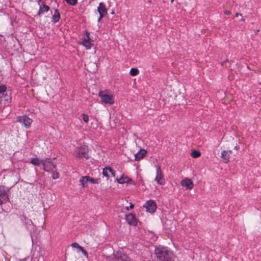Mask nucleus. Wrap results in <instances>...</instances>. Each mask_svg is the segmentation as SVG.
Listing matches in <instances>:
<instances>
[{
	"label": "nucleus",
	"instance_id": "29",
	"mask_svg": "<svg viewBox=\"0 0 261 261\" xmlns=\"http://www.w3.org/2000/svg\"><path fill=\"white\" fill-rule=\"evenodd\" d=\"M34 261H44V258L43 255H39V257L37 258V256L34 257Z\"/></svg>",
	"mask_w": 261,
	"mask_h": 261
},
{
	"label": "nucleus",
	"instance_id": "11",
	"mask_svg": "<svg viewBox=\"0 0 261 261\" xmlns=\"http://www.w3.org/2000/svg\"><path fill=\"white\" fill-rule=\"evenodd\" d=\"M125 219L127 223L130 225L136 226L137 224L136 218L135 216L132 213L126 215Z\"/></svg>",
	"mask_w": 261,
	"mask_h": 261
},
{
	"label": "nucleus",
	"instance_id": "2",
	"mask_svg": "<svg viewBox=\"0 0 261 261\" xmlns=\"http://www.w3.org/2000/svg\"><path fill=\"white\" fill-rule=\"evenodd\" d=\"M110 261H133L125 253L122 251H116L113 253V257Z\"/></svg>",
	"mask_w": 261,
	"mask_h": 261
},
{
	"label": "nucleus",
	"instance_id": "7",
	"mask_svg": "<svg viewBox=\"0 0 261 261\" xmlns=\"http://www.w3.org/2000/svg\"><path fill=\"white\" fill-rule=\"evenodd\" d=\"M144 206L146 208V211L150 213H153L156 210V203L152 200L147 201Z\"/></svg>",
	"mask_w": 261,
	"mask_h": 261
},
{
	"label": "nucleus",
	"instance_id": "8",
	"mask_svg": "<svg viewBox=\"0 0 261 261\" xmlns=\"http://www.w3.org/2000/svg\"><path fill=\"white\" fill-rule=\"evenodd\" d=\"M85 35L86 36L83 39L82 44L85 46L86 49H88L91 48L93 45V44L91 43L92 40L90 38V34L87 31H85Z\"/></svg>",
	"mask_w": 261,
	"mask_h": 261
},
{
	"label": "nucleus",
	"instance_id": "30",
	"mask_svg": "<svg viewBox=\"0 0 261 261\" xmlns=\"http://www.w3.org/2000/svg\"><path fill=\"white\" fill-rule=\"evenodd\" d=\"M109 172L111 173L112 176L115 177L116 175V171L110 167Z\"/></svg>",
	"mask_w": 261,
	"mask_h": 261
},
{
	"label": "nucleus",
	"instance_id": "13",
	"mask_svg": "<svg viewBox=\"0 0 261 261\" xmlns=\"http://www.w3.org/2000/svg\"><path fill=\"white\" fill-rule=\"evenodd\" d=\"M98 12L101 17H104L107 14V10L106 8V5L103 2H101L99 4L97 8Z\"/></svg>",
	"mask_w": 261,
	"mask_h": 261
},
{
	"label": "nucleus",
	"instance_id": "35",
	"mask_svg": "<svg viewBox=\"0 0 261 261\" xmlns=\"http://www.w3.org/2000/svg\"><path fill=\"white\" fill-rule=\"evenodd\" d=\"M230 11H225L224 12V14H225V15H229V14H230Z\"/></svg>",
	"mask_w": 261,
	"mask_h": 261
},
{
	"label": "nucleus",
	"instance_id": "3",
	"mask_svg": "<svg viewBox=\"0 0 261 261\" xmlns=\"http://www.w3.org/2000/svg\"><path fill=\"white\" fill-rule=\"evenodd\" d=\"M20 219L25 225V228L30 231L31 233L34 232L35 225L33 224L32 220L29 219L25 215H22L20 216Z\"/></svg>",
	"mask_w": 261,
	"mask_h": 261
},
{
	"label": "nucleus",
	"instance_id": "43",
	"mask_svg": "<svg viewBox=\"0 0 261 261\" xmlns=\"http://www.w3.org/2000/svg\"><path fill=\"white\" fill-rule=\"evenodd\" d=\"M126 209H127V210H129V207H127Z\"/></svg>",
	"mask_w": 261,
	"mask_h": 261
},
{
	"label": "nucleus",
	"instance_id": "20",
	"mask_svg": "<svg viewBox=\"0 0 261 261\" xmlns=\"http://www.w3.org/2000/svg\"><path fill=\"white\" fill-rule=\"evenodd\" d=\"M31 163L35 165V166H39L41 164H42V160H39L38 158H33Z\"/></svg>",
	"mask_w": 261,
	"mask_h": 261
},
{
	"label": "nucleus",
	"instance_id": "41",
	"mask_svg": "<svg viewBox=\"0 0 261 261\" xmlns=\"http://www.w3.org/2000/svg\"><path fill=\"white\" fill-rule=\"evenodd\" d=\"M41 0H38V3L39 5H40V3H41Z\"/></svg>",
	"mask_w": 261,
	"mask_h": 261
},
{
	"label": "nucleus",
	"instance_id": "38",
	"mask_svg": "<svg viewBox=\"0 0 261 261\" xmlns=\"http://www.w3.org/2000/svg\"><path fill=\"white\" fill-rule=\"evenodd\" d=\"M234 148L238 150L240 149V147L238 145H237L234 147Z\"/></svg>",
	"mask_w": 261,
	"mask_h": 261
},
{
	"label": "nucleus",
	"instance_id": "10",
	"mask_svg": "<svg viewBox=\"0 0 261 261\" xmlns=\"http://www.w3.org/2000/svg\"><path fill=\"white\" fill-rule=\"evenodd\" d=\"M76 156L80 158H88L87 146H83L77 150Z\"/></svg>",
	"mask_w": 261,
	"mask_h": 261
},
{
	"label": "nucleus",
	"instance_id": "21",
	"mask_svg": "<svg viewBox=\"0 0 261 261\" xmlns=\"http://www.w3.org/2000/svg\"><path fill=\"white\" fill-rule=\"evenodd\" d=\"M43 166V170L45 171H46V172H49L51 170H52L53 169H54L53 167V166L52 165H50L49 164H46L45 163H42Z\"/></svg>",
	"mask_w": 261,
	"mask_h": 261
},
{
	"label": "nucleus",
	"instance_id": "1",
	"mask_svg": "<svg viewBox=\"0 0 261 261\" xmlns=\"http://www.w3.org/2000/svg\"><path fill=\"white\" fill-rule=\"evenodd\" d=\"M156 257L160 261H172L174 257L173 253L167 247L159 245L154 250Z\"/></svg>",
	"mask_w": 261,
	"mask_h": 261
},
{
	"label": "nucleus",
	"instance_id": "28",
	"mask_svg": "<svg viewBox=\"0 0 261 261\" xmlns=\"http://www.w3.org/2000/svg\"><path fill=\"white\" fill-rule=\"evenodd\" d=\"M82 117L84 121L86 123H88L89 121V116L84 113L82 114Z\"/></svg>",
	"mask_w": 261,
	"mask_h": 261
},
{
	"label": "nucleus",
	"instance_id": "36",
	"mask_svg": "<svg viewBox=\"0 0 261 261\" xmlns=\"http://www.w3.org/2000/svg\"><path fill=\"white\" fill-rule=\"evenodd\" d=\"M77 249H78L80 251H82L84 249V248L81 246H80V247L77 248Z\"/></svg>",
	"mask_w": 261,
	"mask_h": 261
},
{
	"label": "nucleus",
	"instance_id": "17",
	"mask_svg": "<svg viewBox=\"0 0 261 261\" xmlns=\"http://www.w3.org/2000/svg\"><path fill=\"white\" fill-rule=\"evenodd\" d=\"M49 7L47 5L43 4L42 6H40L39 10L37 14L35 16H40L41 14H43L44 12H47L49 10Z\"/></svg>",
	"mask_w": 261,
	"mask_h": 261
},
{
	"label": "nucleus",
	"instance_id": "32",
	"mask_svg": "<svg viewBox=\"0 0 261 261\" xmlns=\"http://www.w3.org/2000/svg\"><path fill=\"white\" fill-rule=\"evenodd\" d=\"M71 246L73 248H78V247H80V245L79 244L77 243H73L72 244H71Z\"/></svg>",
	"mask_w": 261,
	"mask_h": 261
},
{
	"label": "nucleus",
	"instance_id": "4",
	"mask_svg": "<svg viewBox=\"0 0 261 261\" xmlns=\"http://www.w3.org/2000/svg\"><path fill=\"white\" fill-rule=\"evenodd\" d=\"M98 95L101 101L105 103L113 104L114 103V97L112 95H109L103 91H100Z\"/></svg>",
	"mask_w": 261,
	"mask_h": 261
},
{
	"label": "nucleus",
	"instance_id": "31",
	"mask_svg": "<svg viewBox=\"0 0 261 261\" xmlns=\"http://www.w3.org/2000/svg\"><path fill=\"white\" fill-rule=\"evenodd\" d=\"M5 88H6L5 85L0 84V93L3 92H4Z\"/></svg>",
	"mask_w": 261,
	"mask_h": 261
},
{
	"label": "nucleus",
	"instance_id": "23",
	"mask_svg": "<svg viewBox=\"0 0 261 261\" xmlns=\"http://www.w3.org/2000/svg\"><path fill=\"white\" fill-rule=\"evenodd\" d=\"M45 163L49 164L50 165H52L54 169L56 168V165L53 163L51 160L49 158H46L44 160H42V163Z\"/></svg>",
	"mask_w": 261,
	"mask_h": 261
},
{
	"label": "nucleus",
	"instance_id": "15",
	"mask_svg": "<svg viewBox=\"0 0 261 261\" xmlns=\"http://www.w3.org/2000/svg\"><path fill=\"white\" fill-rule=\"evenodd\" d=\"M147 151L144 149H141L138 152L135 154V160L139 161L143 159L146 154Z\"/></svg>",
	"mask_w": 261,
	"mask_h": 261
},
{
	"label": "nucleus",
	"instance_id": "42",
	"mask_svg": "<svg viewBox=\"0 0 261 261\" xmlns=\"http://www.w3.org/2000/svg\"><path fill=\"white\" fill-rule=\"evenodd\" d=\"M224 63H225V62H223L222 63L221 65H222V66H223Z\"/></svg>",
	"mask_w": 261,
	"mask_h": 261
},
{
	"label": "nucleus",
	"instance_id": "37",
	"mask_svg": "<svg viewBox=\"0 0 261 261\" xmlns=\"http://www.w3.org/2000/svg\"><path fill=\"white\" fill-rule=\"evenodd\" d=\"M134 205L133 204H132V203H130L129 207H130V208H134Z\"/></svg>",
	"mask_w": 261,
	"mask_h": 261
},
{
	"label": "nucleus",
	"instance_id": "9",
	"mask_svg": "<svg viewBox=\"0 0 261 261\" xmlns=\"http://www.w3.org/2000/svg\"><path fill=\"white\" fill-rule=\"evenodd\" d=\"M156 175L155 178V180L159 185H163L165 183V179L163 178V173L161 171V167L158 166L156 169Z\"/></svg>",
	"mask_w": 261,
	"mask_h": 261
},
{
	"label": "nucleus",
	"instance_id": "25",
	"mask_svg": "<svg viewBox=\"0 0 261 261\" xmlns=\"http://www.w3.org/2000/svg\"><path fill=\"white\" fill-rule=\"evenodd\" d=\"M139 72V70L136 68H132L129 72V74L132 76H135L137 75Z\"/></svg>",
	"mask_w": 261,
	"mask_h": 261
},
{
	"label": "nucleus",
	"instance_id": "34",
	"mask_svg": "<svg viewBox=\"0 0 261 261\" xmlns=\"http://www.w3.org/2000/svg\"><path fill=\"white\" fill-rule=\"evenodd\" d=\"M58 177H59V173H56V176H55V174H54V175L53 176L54 179L57 178H58Z\"/></svg>",
	"mask_w": 261,
	"mask_h": 261
},
{
	"label": "nucleus",
	"instance_id": "22",
	"mask_svg": "<svg viewBox=\"0 0 261 261\" xmlns=\"http://www.w3.org/2000/svg\"><path fill=\"white\" fill-rule=\"evenodd\" d=\"M85 178H86L85 182H87L88 181H90L92 184H98V179H95V178H92L89 176H85Z\"/></svg>",
	"mask_w": 261,
	"mask_h": 261
},
{
	"label": "nucleus",
	"instance_id": "5",
	"mask_svg": "<svg viewBox=\"0 0 261 261\" xmlns=\"http://www.w3.org/2000/svg\"><path fill=\"white\" fill-rule=\"evenodd\" d=\"M17 121L23 125L27 128H29L31 127V124L33 122L32 119L27 115L17 117Z\"/></svg>",
	"mask_w": 261,
	"mask_h": 261
},
{
	"label": "nucleus",
	"instance_id": "18",
	"mask_svg": "<svg viewBox=\"0 0 261 261\" xmlns=\"http://www.w3.org/2000/svg\"><path fill=\"white\" fill-rule=\"evenodd\" d=\"M231 151L223 150L221 153V157L223 160L224 162L227 163L229 161L230 154Z\"/></svg>",
	"mask_w": 261,
	"mask_h": 261
},
{
	"label": "nucleus",
	"instance_id": "16",
	"mask_svg": "<svg viewBox=\"0 0 261 261\" xmlns=\"http://www.w3.org/2000/svg\"><path fill=\"white\" fill-rule=\"evenodd\" d=\"M117 181L119 184H123L124 183H127V184H133L134 183V181L132 180V179L129 178L127 176H122L119 178H116Z\"/></svg>",
	"mask_w": 261,
	"mask_h": 261
},
{
	"label": "nucleus",
	"instance_id": "14",
	"mask_svg": "<svg viewBox=\"0 0 261 261\" xmlns=\"http://www.w3.org/2000/svg\"><path fill=\"white\" fill-rule=\"evenodd\" d=\"M181 185L187 189L191 190L193 188V183L192 181L189 178H186L181 180Z\"/></svg>",
	"mask_w": 261,
	"mask_h": 261
},
{
	"label": "nucleus",
	"instance_id": "6",
	"mask_svg": "<svg viewBox=\"0 0 261 261\" xmlns=\"http://www.w3.org/2000/svg\"><path fill=\"white\" fill-rule=\"evenodd\" d=\"M9 200L8 192L5 186L0 185V205L6 203Z\"/></svg>",
	"mask_w": 261,
	"mask_h": 261
},
{
	"label": "nucleus",
	"instance_id": "40",
	"mask_svg": "<svg viewBox=\"0 0 261 261\" xmlns=\"http://www.w3.org/2000/svg\"><path fill=\"white\" fill-rule=\"evenodd\" d=\"M239 15H241V14H239V13H237L236 14V17H238V16H239Z\"/></svg>",
	"mask_w": 261,
	"mask_h": 261
},
{
	"label": "nucleus",
	"instance_id": "39",
	"mask_svg": "<svg viewBox=\"0 0 261 261\" xmlns=\"http://www.w3.org/2000/svg\"><path fill=\"white\" fill-rule=\"evenodd\" d=\"M103 17H101V15H99V18H98V21H100V20L101 19V18H103Z\"/></svg>",
	"mask_w": 261,
	"mask_h": 261
},
{
	"label": "nucleus",
	"instance_id": "19",
	"mask_svg": "<svg viewBox=\"0 0 261 261\" xmlns=\"http://www.w3.org/2000/svg\"><path fill=\"white\" fill-rule=\"evenodd\" d=\"M53 21L54 23L58 22L60 19V14L58 9H55L54 14L52 16Z\"/></svg>",
	"mask_w": 261,
	"mask_h": 261
},
{
	"label": "nucleus",
	"instance_id": "12",
	"mask_svg": "<svg viewBox=\"0 0 261 261\" xmlns=\"http://www.w3.org/2000/svg\"><path fill=\"white\" fill-rule=\"evenodd\" d=\"M11 93L9 91H7V88L6 87L4 92L0 93V103H2V101H9L11 100Z\"/></svg>",
	"mask_w": 261,
	"mask_h": 261
},
{
	"label": "nucleus",
	"instance_id": "26",
	"mask_svg": "<svg viewBox=\"0 0 261 261\" xmlns=\"http://www.w3.org/2000/svg\"><path fill=\"white\" fill-rule=\"evenodd\" d=\"M110 167H106L103 168L102 171V174L103 176L107 177L108 178L109 177V172Z\"/></svg>",
	"mask_w": 261,
	"mask_h": 261
},
{
	"label": "nucleus",
	"instance_id": "33",
	"mask_svg": "<svg viewBox=\"0 0 261 261\" xmlns=\"http://www.w3.org/2000/svg\"><path fill=\"white\" fill-rule=\"evenodd\" d=\"M81 251L83 252V253L84 254V255L86 257H88V252H87L85 249H83V250H82Z\"/></svg>",
	"mask_w": 261,
	"mask_h": 261
},
{
	"label": "nucleus",
	"instance_id": "27",
	"mask_svg": "<svg viewBox=\"0 0 261 261\" xmlns=\"http://www.w3.org/2000/svg\"><path fill=\"white\" fill-rule=\"evenodd\" d=\"M86 178L85 176H82L81 178L80 179V182H81L83 187H86L87 185H86L87 182H85Z\"/></svg>",
	"mask_w": 261,
	"mask_h": 261
},
{
	"label": "nucleus",
	"instance_id": "24",
	"mask_svg": "<svg viewBox=\"0 0 261 261\" xmlns=\"http://www.w3.org/2000/svg\"><path fill=\"white\" fill-rule=\"evenodd\" d=\"M191 156L194 158H197L200 156L201 152L199 151L194 150L191 153Z\"/></svg>",
	"mask_w": 261,
	"mask_h": 261
},
{
	"label": "nucleus",
	"instance_id": "44",
	"mask_svg": "<svg viewBox=\"0 0 261 261\" xmlns=\"http://www.w3.org/2000/svg\"><path fill=\"white\" fill-rule=\"evenodd\" d=\"M173 2V0H171V2L172 3Z\"/></svg>",
	"mask_w": 261,
	"mask_h": 261
}]
</instances>
